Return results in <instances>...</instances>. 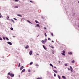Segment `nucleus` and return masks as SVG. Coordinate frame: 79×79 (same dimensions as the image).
<instances>
[{
	"mask_svg": "<svg viewBox=\"0 0 79 79\" xmlns=\"http://www.w3.org/2000/svg\"><path fill=\"white\" fill-rule=\"evenodd\" d=\"M8 75H10V76L11 77H14V76H15V74H13L12 73H10V72L8 73Z\"/></svg>",
	"mask_w": 79,
	"mask_h": 79,
	"instance_id": "1",
	"label": "nucleus"
},
{
	"mask_svg": "<svg viewBox=\"0 0 79 79\" xmlns=\"http://www.w3.org/2000/svg\"><path fill=\"white\" fill-rule=\"evenodd\" d=\"M62 52L63 53H61V54L63 55H64V56H65V54H64V53H65V51L64 50H63L62 51Z\"/></svg>",
	"mask_w": 79,
	"mask_h": 79,
	"instance_id": "2",
	"label": "nucleus"
},
{
	"mask_svg": "<svg viewBox=\"0 0 79 79\" xmlns=\"http://www.w3.org/2000/svg\"><path fill=\"white\" fill-rule=\"evenodd\" d=\"M29 55H32V51H30L29 52Z\"/></svg>",
	"mask_w": 79,
	"mask_h": 79,
	"instance_id": "3",
	"label": "nucleus"
},
{
	"mask_svg": "<svg viewBox=\"0 0 79 79\" xmlns=\"http://www.w3.org/2000/svg\"><path fill=\"white\" fill-rule=\"evenodd\" d=\"M7 44H9V45H12V43H11V42H8Z\"/></svg>",
	"mask_w": 79,
	"mask_h": 79,
	"instance_id": "4",
	"label": "nucleus"
},
{
	"mask_svg": "<svg viewBox=\"0 0 79 79\" xmlns=\"http://www.w3.org/2000/svg\"><path fill=\"white\" fill-rule=\"evenodd\" d=\"M47 39H45L44 40V44H45V42H47Z\"/></svg>",
	"mask_w": 79,
	"mask_h": 79,
	"instance_id": "5",
	"label": "nucleus"
},
{
	"mask_svg": "<svg viewBox=\"0 0 79 79\" xmlns=\"http://www.w3.org/2000/svg\"><path fill=\"white\" fill-rule=\"evenodd\" d=\"M25 69H23L22 70V72H21V73H23V72H24V71H25Z\"/></svg>",
	"mask_w": 79,
	"mask_h": 79,
	"instance_id": "6",
	"label": "nucleus"
},
{
	"mask_svg": "<svg viewBox=\"0 0 79 79\" xmlns=\"http://www.w3.org/2000/svg\"><path fill=\"white\" fill-rule=\"evenodd\" d=\"M70 69H71V72H73V68H72V67L71 66H70Z\"/></svg>",
	"mask_w": 79,
	"mask_h": 79,
	"instance_id": "7",
	"label": "nucleus"
},
{
	"mask_svg": "<svg viewBox=\"0 0 79 79\" xmlns=\"http://www.w3.org/2000/svg\"><path fill=\"white\" fill-rule=\"evenodd\" d=\"M24 68V67L23 66H22L20 69V70H22V69H23Z\"/></svg>",
	"mask_w": 79,
	"mask_h": 79,
	"instance_id": "8",
	"label": "nucleus"
},
{
	"mask_svg": "<svg viewBox=\"0 0 79 79\" xmlns=\"http://www.w3.org/2000/svg\"><path fill=\"white\" fill-rule=\"evenodd\" d=\"M43 48H44L45 50H47V48H45V46H44V45H43Z\"/></svg>",
	"mask_w": 79,
	"mask_h": 79,
	"instance_id": "9",
	"label": "nucleus"
},
{
	"mask_svg": "<svg viewBox=\"0 0 79 79\" xmlns=\"http://www.w3.org/2000/svg\"><path fill=\"white\" fill-rule=\"evenodd\" d=\"M25 48L27 49L29 48V46L28 45H27L26 47H25Z\"/></svg>",
	"mask_w": 79,
	"mask_h": 79,
	"instance_id": "10",
	"label": "nucleus"
},
{
	"mask_svg": "<svg viewBox=\"0 0 79 79\" xmlns=\"http://www.w3.org/2000/svg\"><path fill=\"white\" fill-rule=\"evenodd\" d=\"M68 53L69 54V55H72V52H69Z\"/></svg>",
	"mask_w": 79,
	"mask_h": 79,
	"instance_id": "11",
	"label": "nucleus"
},
{
	"mask_svg": "<svg viewBox=\"0 0 79 79\" xmlns=\"http://www.w3.org/2000/svg\"><path fill=\"white\" fill-rule=\"evenodd\" d=\"M62 77L63 78V79H66V77H65L64 76H62Z\"/></svg>",
	"mask_w": 79,
	"mask_h": 79,
	"instance_id": "12",
	"label": "nucleus"
},
{
	"mask_svg": "<svg viewBox=\"0 0 79 79\" xmlns=\"http://www.w3.org/2000/svg\"><path fill=\"white\" fill-rule=\"evenodd\" d=\"M36 26H37L38 27H40V26H39V24H36Z\"/></svg>",
	"mask_w": 79,
	"mask_h": 79,
	"instance_id": "13",
	"label": "nucleus"
},
{
	"mask_svg": "<svg viewBox=\"0 0 79 79\" xmlns=\"http://www.w3.org/2000/svg\"><path fill=\"white\" fill-rule=\"evenodd\" d=\"M53 71H54V73H57V71L55 70H53Z\"/></svg>",
	"mask_w": 79,
	"mask_h": 79,
	"instance_id": "14",
	"label": "nucleus"
},
{
	"mask_svg": "<svg viewBox=\"0 0 79 79\" xmlns=\"http://www.w3.org/2000/svg\"><path fill=\"white\" fill-rule=\"evenodd\" d=\"M33 63V62H31L30 63V65H31V64H32Z\"/></svg>",
	"mask_w": 79,
	"mask_h": 79,
	"instance_id": "15",
	"label": "nucleus"
},
{
	"mask_svg": "<svg viewBox=\"0 0 79 79\" xmlns=\"http://www.w3.org/2000/svg\"><path fill=\"white\" fill-rule=\"evenodd\" d=\"M71 62H72V63H74V60H73Z\"/></svg>",
	"mask_w": 79,
	"mask_h": 79,
	"instance_id": "16",
	"label": "nucleus"
},
{
	"mask_svg": "<svg viewBox=\"0 0 79 79\" xmlns=\"http://www.w3.org/2000/svg\"><path fill=\"white\" fill-rule=\"evenodd\" d=\"M17 16H20V17H22V15H21L19 14L17 15Z\"/></svg>",
	"mask_w": 79,
	"mask_h": 79,
	"instance_id": "17",
	"label": "nucleus"
},
{
	"mask_svg": "<svg viewBox=\"0 0 79 79\" xmlns=\"http://www.w3.org/2000/svg\"><path fill=\"white\" fill-rule=\"evenodd\" d=\"M50 66H52V68H53V65H52V64H50Z\"/></svg>",
	"mask_w": 79,
	"mask_h": 79,
	"instance_id": "18",
	"label": "nucleus"
},
{
	"mask_svg": "<svg viewBox=\"0 0 79 79\" xmlns=\"http://www.w3.org/2000/svg\"><path fill=\"white\" fill-rule=\"evenodd\" d=\"M15 8H18V6H15Z\"/></svg>",
	"mask_w": 79,
	"mask_h": 79,
	"instance_id": "19",
	"label": "nucleus"
},
{
	"mask_svg": "<svg viewBox=\"0 0 79 79\" xmlns=\"http://www.w3.org/2000/svg\"><path fill=\"white\" fill-rule=\"evenodd\" d=\"M41 42H42V43H43V44H44V40H42L41 41Z\"/></svg>",
	"mask_w": 79,
	"mask_h": 79,
	"instance_id": "20",
	"label": "nucleus"
},
{
	"mask_svg": "<svg viewBox=\"0 0 79 79\" xmlns=\"http://www.w3.org/2000/svg\"><path fill=\"white\" fill-rule=\"evenodd\" d=\"M42 79V77H38L37 78V79Z\"/></svg>",
	"mask_w": 79,
	"mask_h": 79,
	"instance_id": "21",
	"label": "nucleus"
},
{
	"mask_svg": "<svg viewBox=\"0 0 79 79\" xmlns=\"http://www.w3.org/2000/svg\"><path fill=\"white\" fill-rule=\"evenodd\" d=\"M7 77L8 79H10V77L9 76H7Z\"/></svg>",
	"mask_w": 79,
	"mask_h": 79,
	"instance_id": "22",
	"label": "nucleus"
},
{
	"mask_svg": "<svg viewBox=\"0 0 79 79\" xmlns=\"http://www.w3.org/2000/svg\"><path fill=\"white\" fill-rule=\"evenodd\" d=\"M3 39H4V40H6V38H5V37H3Z\"/></svg>",
	"mask_w": 79,
	"mask_h": 79,
	"instance_id": "23",
	"label": "nucleus"
},
{
	"mask_svg": "<svg viewBox=\"0 0 79 79\" xmlns=\"http://www.w3.org/2000/svg\"><path fill=\"white\" fill-rule=\"evenodd\" d=\"M58 77L59 79H60V76L59 75H58Z\"/></svg>",
	"mask_w": 79,
	"mask_h": 79,
	"instance_id": "24",
	"label": "nucleus"
},
{
	"mask_svg": "<svg viewBox=\"0 0 79 79\" xmlns=\"http://www.w3.org/2000/svg\"><path fill=\"white\" fill-rule=\"evenodd\" d=\"M11 21H12V22H13V23H15V22L14 21V20H11Z\"/></svg>",
	"mask_w": 79,
	"mask_h": 79,
	"instance_id": "25",
	"label": "nucleus"
},
{
	"mask_svg": "<svg viewBox=\"0 0 79 79\" xmlns=\"http://www.w3.org/2000/svg\"><path fill=\"white\" fill-rule=\"evenodd\" d=\"M44 35H45V37H47V34H46V33H45L44 34Z\"/></svg>",
	"mask_w": 79,
	"mask_h": 79,
	"instance_id": "26",
	"label": "nucleus"
},
{
	"mask_svg": "<svg viewBox=\"0 0 79 79\" xmlns=\"http://www.w3.org/2000/svg\"><path fill=\"white\" fill-rule=\"evenodd\" d=\"M10 29H11V30H13V28H12V27H11L10 28Z\"/></svg>",
	"mask_w": 79,
	"mask_h": 79,
	"instance_id": "27",
	"label": "nucleus"
},
{
	"mask_svg": "<svg viewBox=\"0 0 79 79\" xmlns=\"http://www.w3.org/2000/svg\"><path fill=\"white\" fill-rule=\"evenodd\" d=\"M48 40H51V39L49 38H48Z\"/></svg>",
	"mask_w": 79,
	"mask_h": 79,
	"instance_id": "28",
	"label": "nucleus"
},
{
	"mask_svg": "<svg viewBox=\"0 0 79 79\" xmlns=\"http://www.w3.org/2000/svg\"><path fill=\"white\" fill-rule=\"evenodd\" d=\"M6 39L7 40H9V39H8V38L6 37Z\"/></svg>",
	"mask_w": 79,
	"mask_h": 79,
	"instance_id": "29",
	"label": "nucleus"
},
{
	"mask_svg": "<svg viewBox=\"0 0 79 79\" xmlns=\"http://www.w3.org/2000/svg\"><path fill=\"white\" fill-rule=\"evenodd\" d=\"M15 1L16 2H18V1H19V0H15Z\"/></svg>",
	"mask_w": 79,
	"mask_h": 79,
	"instance_id": "30",
	"label": "nucleus"
},
{
	"mask_svg": "<svg viewBox=\"0 0 79 79\" xmlns=\"http://www.w3.org/2000/svg\"><path fill=\"white\" fill-rule=\"evenodd\" d=\"M51 35H52V36H53V33H51Z\"/></svg>",
	"mask_w": 79,
	"mask_h": 79,
	"instance_id": "31",
	"label": "nucleus"
},
{
	"mask_svg": "<svg viewBox=\"0 0 79 79\" xmlns=\"http://www.w3.org/2000/svg\"><path fill=\"white\" fill-rule=\"evenodd\" d=\"M35 23H38V21H37V20H35Z\"/></svg>",
	"mask_w": 79,
	"mask_h": 79,
	"instance_id": "32",
	"label": "nucleus"
},
{
	"mask_svg": "<svg viewBox=\"0 0 79 79\" xmlns=\"http://www.w3.org/2000/svg\"><path fill=\"white\" fill-rule=\"evenodd\" d=\"M65 66H68V65H67V64H64Z\"/></svg>",
	"mask_w": 79,
	"mask_h": 79,
	"instance_id": "33",
	"label": "nucleus"
},
{
	"mask_svg": "<svg viewBox=\"0 0 79 79\" xmlns=\"http://www.w3.org/2000/svg\"><path fill=\"white\" fill-rule=\"evenodd\" d=\"M27 22H28V23H31V22H30V21L29 20H27Z\"/></svg>",
	"mask_w": 79,
	"mask_h": 79,
	"instance_id": "34",
	"label": "nucleus"
},
{
	"mask_svg": "<svg viewBox=\"0 0 79 79\" xmlns=\"http://www.w3.org/2000/svg\"><path fill=\"white\" fill-rule=\"evenodd\" d=\"M28 72H29V73H30V72H31V70H30V69L28 70Z\"/></svg>",
	"mask_w": 79,
	"mask_h": 79,
	"instance_id": "35",
	"label": "nucleus"
},
{
	"mask_svg": "<svg viewBox=\"0 0 79 79\" xmlns=\"http://www.w3.org/2000/svg\"><path fill=\"white\" fill-rule=\"evenodd\" d=\"M20 63H19V65H18L19 67V66H20Z\"/></svg>",
	"mask_w": 79,
	"mask_h": 79,
	"instance_id": "36",
	"label": "nucleus"
},
{
	"mask_svg": "<svg viewBox=\"0 0 79 79\" xmlns=\"http://www.w3.org/2000/svg\"><path fill=\"white\" fill-rule=\"evenodd\" d=\"M0 40H2V39L1 38V37H0Z\"/></svg>",
	"mask_w": 79,
	"mask_h": 79,
	"instance_id": "37",
	"label": "nucleus"
},
{
	"mask_svg": "<svg viewBox=\"0 0 79 79\" xmlns=\"http://www.w3.org/2000/svg\"><path fill=\"white\" fill-rule=\"evenodd\" d=\"M36 66H39V65L37 64L35 65Z\"/></svg>",
	"mask_w": 79,
	"mask_h": 79,
	"instance_id": "38",
	"label": "nucleus"
},
{
	"mask_svg": "<svg viewBox=\"0 0 79 79\" xmlns=\"http://www.w3.org/2000/svg\"><path fill=\"white\" fill-rule=\"evenodd\" d=\"M54 75L55 77L56 76V74H55V73H54Z\"/></svg>",
	"mask_w": 79,
	"mask_h": 79,
	"instance_id": "39",
	"label": "nucleus"
},
{
	"mask_svg": "<svg viewBox=\"0 0 79 79\" xmlns=\"http://www.w3.org/2000/svg\"><path fill=\"white\" fill-rule=\"evenodd\" d=\"M51 48H54V47H52V46H51Z\"/></svg>",
	"mask_w": 79,
	"mask_h": 79,
	"instance_id": "40",
	"label": "nucleus"
},
{
	"mask_svg": "<svg viewBox=\"0 0 79 79\" xmlns=\"http://www.w3.org/2000/svg\"><path fill=\"white\" fill-rule=\"evenodd\" d=\"M14 19H15V20H17V19H15V18H14Z\"/></svg>",
	"mask_w": 79,
	"mask_h": 79,
	"instance_id": "41",
	"label": "nucleus"
},
{
	"mask_svg": "<svg viewBox=\"0 0 79 79\" xmlns=\"http://www.w3.org/2000/svg\"><path fill=\"white\" fill-rule=\"evenodd\" d=\"M44 29H47V28H46V27H44Z\"/></svg>",
	"mask_w": 79,
	"mask_h": 79,
	"instance_id": "42",
	"label": "nucleus"
},
{
	"mask_svg": "<svg viewBox=\"0 0 79 79\" xmlns=\"http://www.w3.org/2000/svg\"><path fill=\"white\" fill-rule=\"evenodd\" d=\"M30 2H31V3H32V1H30Z\"/></svg>",
	"mask_w": 79,
	"mask_h": 79,
	"instance_id": "43",
	"label": "nucleus"
},
{
	"mask_svg": "<svg viewBox=\"0 0 79 79\" xmlns=\"http://www.w3.org/2000/svg\"><path fill=\"white\" fill-rule=\"evenodd\" d=\"M68 70H69H69H70V69H69V68H68Z\"/></svg>",
	"mask_w": 79,
	"mask_h": 79,
	"instance_id": "44",
	"label": "nucleus"
},
{
	"mask_svg": "<svg viewBox=\"0 0 79 79\" xmlns=\"http://www.w3.org/2000/svg\"><path fill=\"white\" fill-rule=\"evenodd\" d=\"M7 18H10V17H9V16H7Z\"/></svg>",
	"mask_w": 79,
	"mask_h": 79,
	"instance_id": "45",
	"label": "nucleus"
},
{
	"mask_svg": "<svg viewBox=\"0 0 79 79\" xmlns=\"http://www.w3.org/2000/svg\"><path fill=\"white\" fill-rule=\"evenodd\" d=\"M54 68H56V67L54 66Z\"/></svg>",
	"mask_w": 79,
	"mask_h": 79,
	"instance_id": "46",
	"label": "nucleus"
},
{
	"mask_svg": "<svg viewBox=\"0 0 79 79\" xmlns=\"http://www.w3.org/2000/svg\"><path fill=\"white\" fill-rule=\"evenodd\" d=\"M61 61H59V63H60Z\"/></svg>",
	"mask_w": 79,
	"mask_h": 79,
	"instance_id": "47",
	"label": "nucleus"
},
{
	"mask_svg": "<svg viewBox=\"0 0 79 79\" xmlns=\"http://www.w3.org/2000/svg\"><path fill=\"white\" fill-rule=\"evenodd\" d=\"M0 18H2V15H0Z\"/></svg>",
	"mask_w": 79,
	"mask_h": 79,
	"instance_id": "48",
	"label": "nucleus"
},
{
	"mask_svg": "<svg viewBox=\"0 0 79 79\" xmlns=\"http://www.w3.org/2000/svg\"><path fill=\"white\" fill-rule=\"evenodd\" d=\"M52 42H54V41H53V40L52 41Z\"/></svg>",
	"mask_w": 79,
	"mask_h": 79,
	"instance_id": "49",
	"label": "nucleus"
},
{
	"mask_svg": "<svg viewBox=\"0 0 79 79\" xmlns=\"http://www.w3.org/2000/svg\"><path fill=\"white\" fill-rule=\"evenodd\" d=\"M37 55H39V54H37Z\"/></svg>",
	"mask_w": 79,
	"mask_h": 79,
	"instance_id": "50",
	"label": "nucleus"
},
{
	"mask_svg": "<svg viewBox=\"0 0 79 79\" xmlns=\"http://www.w3.org/2000/svg\"><path fill=\"white\" fill-rule=\"evenodd\" d=\"M78 3H79V1L78 2Z\"/></svg>",
	"mask_w": 79,
	"mask_h": 79,
	"instance_id": "51",
	"label": "nucleus"
},
{
	"mask_svg": "<svg viewBox=\"0 0 79 79\" xmlns=\"http://www.w3.org/2000/svg\"><path fill=\"white\" fill-rule=\"evenodd\" d=\"M13 37H15V36H13Z\"/></svg>",
	"mask_w": 79,
	"mask_h": 79,
	"instance_id": "52",
	"label": "nucleus"
},
{
	"mask_svg": "<svg viewBox=\"0 0 79 79\" xmlns=\"http://www.w3.org/2000/svg\"><path fill=\"white\" fill-rule=\"evenodd\" d=\"M0 15H1V13H0Z\"/></svg>",
	"mask_w": 79,
	"mask_h": 79,
	"instance_id": "53",
	"label": "nucleus"
},
{
	"mask_svg": "<svg viewBox=\"0 0 79 79\" xmlns=\"http://www.w3.org/2000/svg\"><path fill=\"white\" fill-rule=\"evenodd\" d=\"M52 53H53V54L54 53H53V52H52Z\"/></svg>",
	"mask_w": 79,
	"mask_h": 79,
	"instance_id": "54",
	"label": "nucleus"
},
{
	"mask_svg": "<svg viewBox=\"0 0 79 79\" xmlns=\"http://www.w3.org/2000/svg\"><path fill=\"white\" fill-rule=\"evenodd\" d=\"M49 47H50V45H49Z\"/></svg>",
	"mask_w": 79,
	"mask_h": 79,
	"instance_id": "55",
	"label": "nucleus"
}]
</instances>
